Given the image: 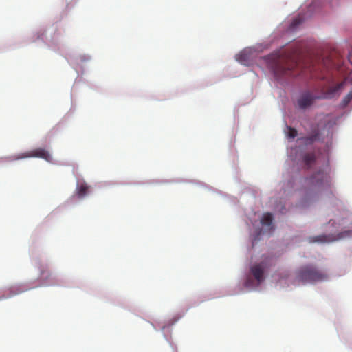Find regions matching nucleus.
<instances>
[{
  "instance_id": "obj_1",
  "label": "nucleus",
  "mask_w": 352,
  "mask_h": 352,
  "mask_svg": "<svg viewBox=\"0 0 352 352\" xmlns=\"http://www.w3.org/2000/svg\"><path fill=\"white\" fill-rule=\"evenodd\" d=\"M343 112L326 120L320 129L314 130L308 136L298 138V131L287 125L284 130L289 140L287 148L288 157L302 168L317 169L309 175L299 178L300 198L297 206L306 209L320 200L333 207L342 205L333 190V177L329 165V156L333 148L334 126L345 114Z\"/></svg>"
},
{
  "instance_id": "obj_2",
  "label": "nucleus",
  "mask_w": 352,
  "mask_h": 352,
  "mask_svg": "<svg viewBox=\"0 0 352 352\" xmlns=\"http://www.w3.org/2000/svg\"><path fill=\"white\" fill-rule=\"evenodd\" d=\"M274 265L275 261L270 256H263L258 260L249 262L239 276V292L236 294L261 292Z\"/></svg>"
},
{
  "instance_id": "obj_3",
  "label": "nucleus",
  "mask_w": 352,
  "mask_h": 352,
  "mask_svg": "<svg viewBox=\"0 0 352 352\" xmlns=\"http://www.w3.org/2000/svg\"><path fill=\"white\" fill-rule=\"evenodd\" d=\"M326 226L331 227L330 233L309 236V243H331L336 241L352 239V212L345 208L334 213Z\"/></svg>"
},
{
  "instance_id": "obj_4",
  "label": "nucleus",
  "mask_w": 352,
  "mask_h": 352,
  "mask_svg": "<svg viewBox=\"0 0 352 352\" xmlns=\"http://www.w3.org/2000/svg\"><path fill=\"white\" fill-rule=\"evenodd\" d=\"M244 212L246 215L245 221L248 228L251 247L254 248L264 237H270L273 234L275 230L274 217L271 212H265L261 217L254 210L248 214L245 210Z\"/></svg>"
},
{
  "instance_id": "obj_5",
  "label": "nucleus",
  "mask_w": 352,
  "mask_h": 352,
  "mask_svg": "<svg viewBox=\"0 0 352 352\" xmlns=\"http://www.w3.org/2000/svg\"><path fill=\"white\" fill-rule=\"evenodd\" d=\"M298 286L314 285L318 283L327 281L328 275L313 264H305L294 271Z\"/></svg>"
},
{
  "instance_id": "obj_6",
  "label": "nucleus",
  "mask_w": 352,
  "mask_h": 352,
  "mask_svg": "<svg viewBox=\"0 0 352 352\" xmlns=\"http://www.w3.org/2000/svg\"><path fill=\"white\" fill-rule=\"evenodd\" d=\"M272 277L275 286L278 289L290 291L298 287L296 275L289 269H278Z\"/></svg>"
},
{
  "instance_id": "obj_7",
  "label": "nucleus",
  "mask_w": 352,
  "mask_h": 352,
  "mask_svg": "<svg viewBox=\"0 0 352 352\" xmlns=\"http://www.w3.org/2000/svg\"><path fill=\"white\" fill-rule=\"evenodd\" d=\"M333 0H312L309 4L305 12H300L298 16L294 17L288 27V30L294 32L306 19L320 10L327 3H330Z\"/></svg>"
},
{
  "instance_id": "obj_8",
  "label": "nucleus",
  "mask_w": 352,
  "mask_h": 352,
  "mask_svg": "<svg viewBox=\"0 0 352 352\" xmlns=\"http://www.w3.org/2000/svg\"><path fill=\"white\" fill-rule=\"evenodd\" d=\"M270 70L274 80L281 85H288L289 79L296 78L300 75V73L296 72L292 66L278 62L271 66Z\"/></svg>"
},
{
  "instance_id": "obj_9",
  "label": "nucleus",
  "mask_w": 352,
  "mask_h": 352,
  "mask_svg": "<svg viewBox=\"0 0 352 352\" xmlns=\"http://www.w3.org/2000/svg\"><path fill=\"white\" fill-rule=\"evenodd\" d=\"M91 194V186L88 185L83 179H77L76 189L73 195L67 199V203L69 206H75L87 198Z\"/></svg>"
},
{
  "instance_id": "obj_10",
  "label": "nucleus",
  "mask_w": 352,
  "mask_h": 352,
  "mask_svg": "<svg viewBox=\"0 0 352 352\" xmlns=\"http://www.w3.org/2000/svg\"><path fill=\"white\" fill-rule=\"evenodd\" d=\"M334 93L314 94L309 91L302 92L297 99V107L300 110H306L311 107L316 100L331 98Z\"/></svg>"
},
{
  "instance_id": "obj_11",
  "label": "nucleus",
  "mask_w": 352,
  "mask_h": 352,
  "mask_svg": "<svg viewBox=\"0 0 352 352\" xmlns=\"http://www.w3.org/2000/svg\"><path fill=\"white\" fill-rule=\"evenodd\" d=\"M29 158H40L44 160V146H39L19 153L15 155L0 157V162L16 161Z\"/></svg>"
},
{
  "instance_id": "obj_12",
  "label": "nucleus",
  "mask_w": 352,
  "mask_h": 352,
  "mask_svg": "<svg viewBox=\"0 0 352 352\" xmlns=\"http://www.w3.org/2000/svg\"><path fill=\"white\" fill-rule=\"evenodd\" d=\"M263 49L261 44L245 47L234 56L235 60L242 65L248 66L252 55L255 52H262Z\"/></svg>"
},
{
  "instance_id": "obj_13",
  "label": "nucleus",
  "mask_w": 352,
  "mask_h": 352,
  "mask_svg": "<svg viewBox=\"0 0 352 352\" xmlns=\"http://www.w3.org/2000/svg\"><path fill=\"white\" fill-rule=\"evenodd\" d=\"M66 58L70 65H80L89 62L91 60V56L87 54H79L69 55Z\"/></svg>"
},
{
  "instance_id": "obj_14",
  "label": "nucleus",
  "mask_w": 352,
  "mask_h": 352,
  "mask_svg": "<svg viewBox=\"0 0 352 352\" xmlns=\"http://www.w3.org/2000/svg\"><path fill=\"white\" fill-rule=\"evenodd\" d=\"M281 190L283 191V194L285 197L291 196L297 190L295 179L294 178H290L288 180L283 181L281 184Z\"/></svg>"
},
{
  "instance_id": "obj_15",
  "label": "nucleus",
  "mask_w": 352,
  "mask_h": 352,
  "mask_svg": "<svg viewBox=\"0 0 352 352\" xmlns=\"http://www.w3.org/2000/svg\"><path fill=\"white\" fill-rule=\"evenodd\" d=\"M45 287L53 285H63L61 278L59 276L53 272H51L45 268Z\"/></svg>"
},
{
  "instance_id": "obj_16",
  "label": "nucleus",
  "mask_w": 352,
  "mask_h": 352,
  "mask_svg": "<svg viewBox=\"0 0 352 352\" xmlns=\"http://www.w3.org/2000/svg\"><path fill=\"white\" fill-rule=\"evenodd\" d=\"M190 182L193 183L196 186L202 187L208 191H211L214 193H216L217 195L221 196L223 197L228 198L229 197L227 194H226L217 189H215L211 186H209L206 184H204L200 181H191Z\"/></svg>"
},
{
  "instance_id": "obj_17",
  "label": "nucleus",
  "mask_w": 352,
  "mask_h": 352,
  "mask_svg": "<svg viewBox=\"0 0 352 352\" xmlns=\"http://www.w3.org/2000/svg\"><path fill=\"white\" fill-rule=\"evenodd\" d=\"M182 317V316H175L167 324H164L161 327V331L163 333V336H164V339L170 344V345L172 348H173V346L172 343L168 339L167 336H166V334L164 333V330L166 329L170 328L172 325L175 324Z\"/></svg>"
},
{
  "instance_id": "obj_18",
  "label": "nucleus",
  "mask_w": 352,
  "mask_h": 352,
  "mask_svg": "<svg viewBox=\"0 0 352 352\" xmlns=\"http://www.w3.org/2000/svg\"><path fill=\"white\" fill-rule=\"evenodd\" d=\"M287 50L289 51L288 53L290 55H300L303 51L302 46L298 45L297 42L291 44Z\"/></svg>"
},
{
  "instance_id": "obj_19",
  "label": "nucleus",
  "mask_w": 352,
  "mask_h": 352,
  "mask_svg": "<svg viewBox=\"0 0 352 352\" xmlns=\"http://www.w3.org/2000/svg\"><path fill=\"white\" fill-rule=\"evenodd\" d=\"M274 210L275 212H278L281 214H285L287 212V209L284 203L281 201H276L274 206Z\"/></svg>"
},
{
  "instance_id": "obj_20",
  "label": "nucleus",
  "mask_w": 352,
  "mask_h": 352,
  "mask_svg": "<svg viewBox=\"0 0 352 352\" xmlns=\"http://www.w3.org/2000/svg\"><path fill=\"white\" fill-rule=\"evenodd\" d=\"M188 182L187 180L182 179H175L171 180H155L151 182V184H172V183H185Z\"/></svg>"
},
{
  "instance_id": "obj_21",
  "label": "nucleus",
  "mask_w": 352,
  "mask_h": 352,
  "mask_svg": "<svg viewBox=\"0 0 352 352\" xmlns=\"http://www.w3.org/2000/svg\"><path fill=\"white\" fill-rule=\"evenodd\" d=\"M351 101H352V93H351L349 91L348 93V94L344 97V98L340 103V104H339L340 108H341V109L346 108Z\"/></svg>"
},
{
  "instance_id": "obj_22",
  "label": "nucleus",
  "mask_w": 352,
  "mask_h": 352,
  "mask_svg": "<svg viewBox=\"0 0 352 352\" xmlns=\"http://www.w3.org/2000/svg\"><path fill=\"white\" fill-rule=\"evenodd\" d=\"M38 41H41V42H44L43 32H36L32 36V42L36 43Z\"/></svg>"
},
{
  "instance_id": "obj_23",
  "label": "nucleus",
  "mask_w": 352,
  "mask_h": 352,
  "mask_svg": "<svg viewBox=\"0 0 352 352\" xmlns=\"http://www.w3.org/2000/svg\"><path fill=\"white\" fill-rule=\"evenodd\" d=\"M45 162H47L49 163H51L52 164H56V162H54L53 161V157H52V155L50 154V153L45 150Z\"/></svg>"
},
{
  "instance_id": "obj_24",
  "label": "nucleus",
  "mask_w": 352,
  "mask_h": 352,
  "mask_svg": "<svg viewBox=\"0 0 352 352\" xmlns=\"http://www.w3.org/2000/svg\"><path fill=\"white\" fill-rule=\"evenodd\" d=\"M348 60L352 65V51L349 52L348 54ZM351 82H352V77H351ZM350 92L352 93V87H351Z\"/></svg>"
},
{
  "instance_id": "obj_25",
  "label": "nucleus",
  "mask_w": 352,
  "mask_h": 352,
  "mask_svg": "<svg viewBox=\"0 0 352 352\" xmlns=\"http://www.w3.org/2000/svg\"><path fill=\"white\" fill-rule=\"evenodd\" d=\"M151 325L153 326V327L154 328V329H155V331H157V329H156V327H155V324H154L153 323H151Z\"/></svg>"
}]
</instances>
